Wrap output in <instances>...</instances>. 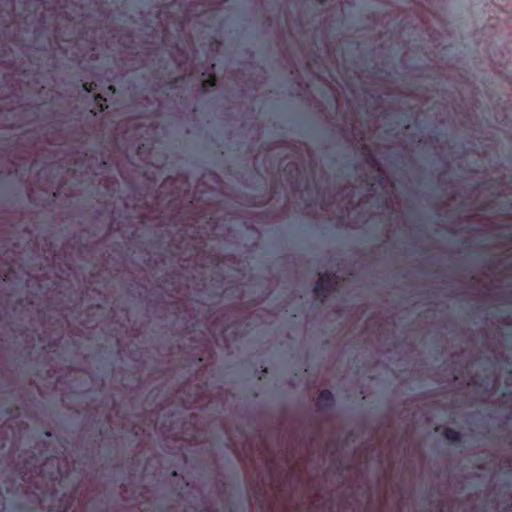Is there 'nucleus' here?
I'll use <instances>...</instances> for the list:
<instances>
[{"instance_id":"nucleus-1","label":"nucleus","mask_w":512,"mask_h":512,"mask_svg":"<svg viewBox=\"0 0 512 512\" xmlns=\"http://www.w3.org/2000/svg\"><path fill=\"white\" fill-rule=\"evenodd\" d=\"M333 402V395L330 391H322L319 399H318V405L320 407H327L331 405Z\"/></svg>"},{"instance_id":"nucleus-2","label":"nucleus","mask_w":512,"mask_h":512,"mask_svg":"<svg viewBox=\"0 0 512 512\" xmlns=\"http://www.w3.org/2000/svg\"><path fill=\"white\" fill-rule=\"evenodd\" d=\"M444 435L450 441H456L459 438V433L452 429H446Z\"/></svg>"}]
</instances>
